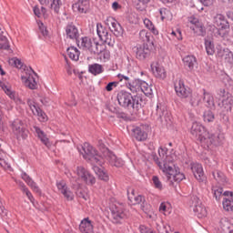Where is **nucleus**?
Here are the masks:
<instances>
[{
    "label": "nucleus",
    "instance_id": "f257e3e1",
    "mask_svg": "<svg viewBox=\"0 0 233 233\" xmlns=\"http://www.w3.org/2000/svg\"><path fill=\"white\" fill-rule=\"evenodd\" d=\"M77 150L83 156L84 159H86L92 165L96 176H106V171L103 167L105 157L94 147L88 143H85L84 145L77 146Z\"/></svg>",
    "mask_w": 233,
    "mask_h": 233
},
{
    "label": "nucleus",
    "instance_id": "f03ea898",
    "mask_svg": "<svg viewBox=\"0 0 233 233\" xmlns=\"http://www.w3.org/2000/svg\"><path fill=\"white\" fill-rule=\"evenodd\" d=\"M116 99L120 106L134 112H138V110L145 106V99H143V95L140 94L132 96V94L127 91H120L116 96Z\"/></svg>",
    "mask_w": 233,
    "mask_h": 233
},
{
    "label": "nucleus",
    "instance_id": "7ed1b4c3",
    "mask_svg": "<svg viewBox=\"0 0 233 233\" xmlns=\"http://www.w3.org/2000/svg\"><path fill=\"white\" fill-rule=\"evenodd\" d=\"M175 92L178 97L187 99V97H191L189 103L191 106H199L201 99L198 98V93L192 95L190 88L185 86L183 80H178L175 83Z\"/></svg>",
    "mask_w": 233,
    "mask_h": 233
},
{
    "label": "nucleus",
    "instance_id": "20e7f679",
    "mask_svg": "<svg viewBox=\"0 0 233 233\" xmlns=\"http://www.w3.org/2000/svg\"><path fill=\"white\" fill-rule=\"evenodd\" d=\"M215 26L213 27V34L215 37H225L227 30H230V24L225 15L218 14L213 18ZM218 26V27H216Z\"/></svg>",
    "mask_w": 233,
    "mask_h": 233
},
{
    "label": "nucleus",
    "instance_id": "39448f33",
    "mask_svg": "<svg viewBox=\"0 0 233 233\" xmlns=\"http://www.w3.org/2000/svg\"><path fill=\"white\" fill-rule=\"evenodd\" d=\"M111 212V221L116 225L123 223L127 218V209H125V205L116 202L109 207Z\"/></svg>",
    "mask_w": 233,
    "mask_h": 233
},
{
    "label": "nucleus",
    "instance_id": "423d86ee",
    "mask_svg": "<svg viewBox=\"0 0 233 233\" xmlns=\"http://www.w3.org/2000/svg\"><path fill=\"white\" fill-rule=\"evenodd\" d=\"M218 97H222L221 103H218L219 108H221L224 116V121H228V112L232 111L233 100L232 96L228 92H227L224 88H220L218 90Z\"/></svg>",
    "mask_w": 233,
    "mask_h": 233
},
{
    "label": "nucleus",
    "instance_id": "0eeeda50",
    "mask_svg": "<svg viewBox=\"0 0 233 233\" xmlns=\"http://www.w3.org/2000/svg\"><path fill=\"white\" fill-rule=\"evenodd\" d=\"M190 133L201 143V145H203L207 137H208V131H207L205 127L199 122H193Z\"/></svg>",
    "mask_w": 233,
    "mask_h": 233
},
{
    "label": "nucleus",
    "instance_id": "6e6552de",
    "mask_svg": "<svg viewBox=\"0 0 233 233\" xmlns=\"http://www.w3.org/2000/svg\"><path fill=\"white\" fill-rule=\"evenodd\" d=\"M152 157H153V160L155 161V163L157 165H158L159 168H161L163 170V172H165L166 174H167L169 176H179V174H181L179 167H177L176 165L170 166L167 163L162 164L159 161V157H157V155H156V153L152 154Z\"/></svg>",
    "mask_w": 233,
    "mask_h": 233
},
{
    "label": "nucleus",
    "instance_id": "1a4fd4ad",
    "mask_svg": "<svg viewBox=\"0 0 233 233\" xmlns=\"http://www.w3.org/2000/svg\"><path fill=\"white\" fill-rule=\"evenodd\" d=\"M223 141H225V135L223 133H210L208 132V137L204 140V147L210 148L212 145L214 147H219L223 145Z\"/></svg>",
    "mask_w": 233,
    "mask_h": 233
},
{
    "label": "nucleus",
    "instance_id": "9d476101",
    "mask_svg": "<svg viewBox=\"0 0 233 233\" xmlns=\"http://www.w3.org/2000/svg\"><path fill=\"white\" fill-rule=\"evenodd\" d=\"M96 34L99 39L106 43V45H108V46H114L115 40L112 37V35L108 33V29L103 26V25H96Z\"/></svg>",
    "mask_w": 233,
    "mask_h": 233
},
{
    "label": "nucleus",
    "instance_id": "9b49d317",
    "mask_svg": "<svg viewBox=\"0 0 233 233\" xmlns=\"http://www.w3.org/2000/svg\"><path fill=\"white\" fill-rule=\"evenodd\" d=\"M11 127L17 139H26L28 137V130L23 126V121L16 119L12 123Z\"/></svg>",
    "mask_w": 233,
    "mask_h": 233
},
{
    "label": "nucleus",
    "instance_id": "f8f14e48",
    "mask_svg": "<svg viewBox=\"0 0 233 233\" xmlns=\"http://www.w3.org/2000/svg\"><path fill=\"white\" fill-rule=\"evenodd\" d=\"M193 211L195 216L199 219H203V218H207V208L201 204V200L198 197H193Z\"/></svg>",
    "mask_w": 233,
    "mask_h": 233
},
{
    "label": "nucleus",
    "instance_id": "ddd939ff",
    "mask_svg": "<svg viewBox=\"0 0 233 233\" xmlns=\"http://www.w3.org/2000/svg\"><path fill=\"white\" fill-rule=\"evenodd\" d=\"M56 187L59 190V192H61L64 195V198H66L67 201H72V199H74V193L70 191L65 180H57Z\"/></svg>",
    "mask_w": 233,
    "mask_h": 233
},
{
    "label": "nucleus",
    "instance_id": "4468645a",
    "mask_svg": "<svg viewBox=\"0 0 233 233\" xmlns=\"http://www.w3.org/2000/svg\"><path fill=\"white\" fill-rule=\"evenodd\" d=\"M135 52L137 59H139V61H145V59L150 57V47H148V44H144L143 46L136 47Z\"/></svg>",
    "mask_w": 233,
    "mask_h": 233
},
{
    "label": "nucleus",
    "instance_id": "2eb2a0df",
    "mask_svg": "<svg viewBox=\"0 0 233 233\" xmlns=\"http://www.w3.org/2000/svg\"><path fill=\"white\" fill-rule=\"evenodd\" d=\"M104 156L106 157V159L108 160V163L112 166V167H123V165H125V162L123 161V159L121 158H117V157L110 150L106 149V152L104 153Z\"/></svg>",
    "mask_w": 233,
    "mask_h": 233
},
{
    "label": "nucleus",
    "instance_id": "dca6fc26",
    "mask_svg": "<svg viewBox=\"0 0 233 233\" xmlns=\"http://www.w3.org/2000/svg\"><path fill=\"white\" fill-rule=\"evenodd\" d=\"M66 37L69 39H79V29H77V26L74 25V23H68L65 28Z\"/></svg>",
    "mask_w": 233,
    "mask_h": 233
},
{
    "label": "nucleus",
    "instance_id": "f3484780",
    "mask_svg": "<svg viewBox=\"0 0 233 233\" xmlns=\"http://www.w3.org/2000/svg\"><path fill=\"white\" fill-rule=\"evenodd\" d=\"M89 9V0H78L76 4L73 5V10H75V12H79L80 14H86V12H88Z\"/></svg>",
    "mask_w": 233,
    "mask_h": 233
},
{
    "label": "nucleus",
    "instance_id": "a211bd4d",
    "mask_svg": "<svg viewBox=\"0 0 233 233\" xmlns=\"http://www.w3.org/2000/svg\"><path fill=\"white\" fill-rule=\"evenodd\" d=\"M225 196L224 200L222 202L223 208L227 212H232L233 210V193L230 191H225L223 193Z\"/></svg>",
    "mask_w": 233,
    "mask_h": 233
},
{
    "label": "nucleus",
    "instance_id": "6ab92c4d",
    "mask_svg": "<svg viewBox=\"0 0 233 233\" xmlns=\"http://www.w3.org/2000/svg\"><path fill=\"white\" fill-rule=\"evenodd\" d=\"M184 66L188 72H194L198 68V59L194 56H187L183 58Z\"/></svg>",
    "mask_w": 233,
    "mask_h": 233
},
{
    "label": "nucleus",
    "instance_id": "aec40b11",
    "mask_svg": "<svg viewBox=\"0 0 233 233\" xmlns=\"http://www.w3.org/2000/svg\"><path fill=\"white\" fill-rule=\"evenodd\" d=\"M79 230L81 233H94V222L88 218L82 219L79 225Z\"/></svg>",
    "mask_w": 233,
    "mask_h": 233
},
{
    "label": "nucleus",
    "instance_id": "412c9836",
    "mask_svg": "<svg viewBox=\"0 0 233 233\" xmlns=\"http://www.w3.org/2000/svg\"><path fill=\"white\" fill-rule=\"evenodd\" d=\"M203 101L208 108L216 110V103L214 102V96L207 90L203 89Z\"/></svg>",
    "mask_w": 233,
    "mask_h": 233
},
{
    "label": "nucleus",
    "instance_id": "4be33fe9",
    "mask_svg": "<svg viewBox=\"0 0 233 233\" xmlns=\"http://www.w3.org/2000/svg\"><path fill=\"white\" fill-rule=\"evenodd\" d=\"M151 70L154 76H156V77L158 79H165V77H167V72L165 71V68L159 66V64H151Z\"/></svg>",
    "mask_w": 233,
    "mask_h": 233
},
{
    "label": "nucleus",
    "instance_id": "5701e85b",
    "mask_svg": "<svg viewBox=\"0 0 233 233\" xmlns=\"http://www.w3.org/2000/svg\"><path fill=\"white\" fill-rule=\"evenodd\" d=\"M132 133L133 137L137 139V141H147V138L148 137V134L139 127H134Z\"/></svg>",
    "mask_w": 233,
    "mask_h": 233
},
{
    "label": "nucleus",
    "instance_id": "b1692460",
    "mask_svg": "<svg viewBox=\"0 0 233 233\" xmlns=\"http://www.w3.org/2000/svg\"><path fill=\"white\" fill-rule=\"evenodd\" d=\"M35 134L37 135L38 139H40L41 143L45 145L46 147H50V140L46 137V134H45V131L41 129V127L37 126L33 127Z\"/></svg>",
    "mask_w": 233,
    "mask_h": 233
},
{
    "label": "nucleus",
    "instance_id": "393cba45",
    "mask_svg": "<svg viewBox=\"0 0 233 233\" xmlns=\"http://www.w3.org/2000/svg\"><path fill=\"white\" fill-rule=\"evenodd\" d=\"M111 26H112L111 32H113L116 37L123 36V32H125V30L123 29V26H121V24L117 22V20L111 18Z\"/></svg>",
    "mask_w": 233,
    "mask_h": 233
},
{
    "label": "nucleus",
    "instance_id": "a878e982",
    "mask_svg": "<svg viewBox=\"0 0 233 233\" xmlns=\"http://www.w3.org/2000/svg\"><path fill=\"white\" fill-rule=\"evenodd\" d=\"M219 228L221 230V233H233V226L227 218H222L220 219Z\"/></svg>",
    "mask_w": 233,
    "mask_h": 233
},
{
    "label": "nucleus",
    "instance_id": "bb28decb",
    "mask_svg": "<svg viewBox=\"0 0 233 233\" xmlns=\"http://www.w3.org/2000/svg\"><path fill=\"white\" fill-rule=\"evenodd\" d=\"M127 198L130 203L133 205H141V203L142 205H145V197L141 195L135 197L134 189H131V194H130V190H127Z\"/></svg>",
    "mask_w": 233,
    "mask_h": 233
},
{
    "label": "nucleus",
    "instance_id": "cd10ccee",
    "mask_svg": "<svg viewBox=\"0 0 233 233\" xmlns=\"http://www.w3.org/2000/svg\"><path fill=\"white\" fill-rule=\"evenodd\" d=\"M76 179H77V177H72V178H71L72 187L75 188V190H77L76 194H77L78 198H82L83 199H85V201H86L88 199V195L83 193V191L81 189H79V188H81V185L79 184V182L74 183V181H76Z\"/></svg>",
    "mask_w": 233,
    "mask_h": 233
},
{
    "label": "nucleus",
    "instance_id": "c85d7f7f",
    "mask_svg": "<svg viewBox=\"0 0 233 233\" xmlns=\"http://www.w3.org/2000/svg\"><path fill=\"white\" fill-rule=\"evenodd\" d=\"M142 81L143 80L133 76L131 81L129 82V85H127V88L134 94L137 92L141 87Z\"/></svg>",
    "mask_w": 233,
    "mask_h": 233
},
{
    "label": "nucleus",
    "instance_id": "c756f323",
    "mask_svg": "<svg viewBox=\"0 0 233 233\" xmlns=\"http://www.w3.org/2000/svg\"><path fill=\"white\" fill-rule=\"evenodd\" d=\"M23 81H25V86L30 88V90H37V81L34 76H29L28 77L22 76Z\"/></svg>",
    "mask_w": 233,
    "mask_h": 233
},
{
    "label": "nucleus",
    "instance_id": "7c9ffc66",
    "mask_svg": "<svg viewBox=\"0 0 233 233\" xmlns=\"http://www.w3.org/2000/svg\"><path fill=\"white\" fill-rule=\"evenodd\" d=\"M0 167H2L4 170H8L9 172H12V167H10L8 160H6V153H5L3 149H0Z\"/></svg>",
    "mask_w": 233,
    "mask_h": 233
},
{
    "label": "nucleus",
    "instance_id": "2f4dec72",
    "mask_svg": "<svg viewBox=\"0 0 233 233\" xmlns=\"http://www.w3.org/2000/svg\"><path fill=\"white\" fill-rule=\"evenodd\" d=\"M22 179H24V181H25V183H27L28 187H30L32 188V190H34V192H35L36 194H41V189L39 188V187L37 186V184L35 183V181L32 179V177H28V176H23Z\"/></svg>",
    "mask_w": 233,
    "mask_h": 233
},
{
    "label": "nucleus",
    "instance_id": "473e14b6",
    "mask_svg": "<svg viewBox=\"0 0 233 233\" xmlns=\"http://www.w3.org/2000/svg\"><path fill=\"white\" fill-rule=\"evenodd\" d=\"M94 41H92L90 38L88 37H82L81 40H77L76 43H77V46L80 47V48H83V50H90V46H92V43Z\"/></svg>",
    "mask_w": 233,
    "mask_h": 233
},
{
    "label": "nucleus",
    "instance_id": "72a5a7b5",
    "mask_svg": "<svg viewBox=\"0 0 233 233\" xmlns=\"http://www.w3.org/2000/svg\"><path fill=\"white\" fill-rule=\"evenodd\" d=\"M20 190L23 191L24 194H25L26 198L29 199V201L32 203V205H35V198H34V196L32 195V192H30V189L26 187L25 183L19 182Z\"/></svg>",
    "mask_w": 233,
    "mask_h": 233
},
{
    "label": "nucleus",
    "instance_id": "f704fd0d",
    "mask_svg": "<svg viewBox=\"0 0 233 233\" xmlns=\"http://www.w3.org/2000/svg\"><path fill=\"white\" fill-rule=\"evenodd\" d=\"M66 53L68 57L72 59V61H79V50L75 46H70L66 49Z\"/></svg>",
    "mask_w": 233,
    "mask_h": 233
},
{
    "label": "nucleus",
    "instance_id": "c9c22d12",
    "mask_svg": "<svg viewBox=\"0 0 233 233\" xmlns=\"http://www.w3.org/2000/svg\"><path fill=\"white\" fill-rule=\"evenodd\" d=\"M88 72L93 76H99V74H103V66L99 64L89 65Z\"/></svg>",
    "mask_w": 233,
    "mask_h": 233
},
{
    "label": "nucleus",
    "instance_id": "e433bc0d",
    "mask_svg": "<svg viewBox=\"0 0 233 233\" xmlns=\"http://www.w3.org/2000/svg\"><path fill=\"white\" fill-rule=\"evenodd\" d=\"M34 116H36L38 118V121L41 123H46V121H48V116H46V113L43 111L41 107H37L33 112Z\"/></svg>",
    "mask_w": 233,
    "mask_h": 233
},
{
    "label": "nucleus",
    "instance_id": "4c0bfd02",
    "mask_svg": "<svg viewBox=\"0 0 233 233\" xmlns=\"http://www.w3.org/2000/svg\"><path fill=\"white\" fill-rule=\"evenodd\" d=\"M139 38L141 39V41H143V43H148L149 45H154V42H152V35L147 30L140 31Z\"/></svg>",
    "mask_w": 233,
    "mask_h": 233
},
{
    "label": "nucleus",
    "instance_id": "58836bf2",
    "mask_svg": "<svg viewBox=\"0 0 233 233\" xmlns=\"http://www.w3.org/2000/svg\"><path fill=\"white\" fill-rule=\"evenodd\" d=\"M212 194L213 198H215L216 201H220L221 198H223V187L219 186H213L212 187Z\"/></svg>",
    "mask_w": 233,
    "mask_h": 233
},
{
    "label": "nucleus",
    "instance_id": "ea45409f",
    "mask_svg": "<svg viewBox=\"0 0 233 233\" xmlns=\"http://www.w3.org/2000/svg\"><path fill=\"white\" fill-rule=\"evenodd\" d=\"M190 28L195 34H197V35H201L203 37L205 36V34H207L205 26H203L202 23L198 24V25H192Z\"/></svg>",
    "mask_w": 233,
    "mask_h": 233
},
{
    "label": "nucleus",
    "instance_id": "a19ab883",
    "mask_svg": "<svg viewBox=\"0 0 233 233\" xmlns=\"http://www.w3.org/2000/svg\"><path fill=\"white\" fill-rule=\"evenodd\" d=\"M144 25H145L146 28H147V30H150V32H152V34H154V35H157V34H159V31H157V29L156 28V26L154 25L152 21H150V19L145 18Z\"/></svg>",
    "mask_w": 233,
    "mask_h": 233
},
{
    "label": "nucleus",
    "instance_id": "79ce46f5",
    "mask_svg": "<svg viewBox=\"0 0 233 233\" xmlns=\"http://www.w3.org/2000/svg\"><path fill=\"white\" fill-rule=\"evenodd\" d=\"M139 90H141L145 96H152V87H150L145 80H142Z\"/></svg>",
    "mask_w": 233,
    "mask_h": 233
},
{
    "label": "nucleus",
    "instance_id": "37998d69",
    "mask_svg": "<svg viewBox=\"0 0 233 233\" xmlns=\"http://www.w3.org/2000/svg\"><path fill=\"white\" fill-rule=\"evenodd\" d=\"M0 50H10V42L4 35H0Z\"/></svg>",
    "mask_w": 233,
    "mask_h": 233
},
{
    "label": "nucleus",
    "instance_id": "c03bdc74",
    "mask_svg": "<svg viewBox=\"0 0 233 233\" xmlns=\"http://www.w3.org/2000/svg\"><path fill=\"white\" fill-rule=\"evenodd\" d=\"M190 167L194 176H196V174H198V176H201V174H203V166L201 164L191 163Z\"/></svg>",
    "mask_w": 233,
    "mask_h": 233
},
{
    "label": "nucleus",
    "instance_id": "a18cd8bd",
    "mask_svg": "<svg viewBox=\"0 0 233 233\" xmlns=\"http://www.w3.org/2000/svg\"><path fill=\"white\" fill-rule=\"evenodd\" d=\"M205 47L208 56H214L215 47L212 40H205Z\"/></svg>",
    "mask_w": 233,
    "mask_h": 233
},
{
    "label": "nucleus",
    "instance_id": "49530a36",
    "mask_svg": "<svg viewBox=\"0 0 233 233\" xmlns=\"http://www.w3.org/2000/svg\"><path fill=\"white\" fill-rule=\"evenodd\" d=\"M166 181L168 185H174V183H180L185 179V177H177V176H166Z\"/></svg>",
    "mask_w": 233,
    "mask_h": 233
},
{
    "label": "nucleus",
    "instance_id": "de8ad7c7",
    "mask_svg": "<svg viewBox=\"0 0 233 233\" xmlns=\"http://www.w3.org/2000/svg\"><path fill=\"white\" fill-rule=\"evenodd\" d=\"M159 212L165 214V216H167V214H170V203L162 202L159 206Z\"/></svg>",
    "mask_w": 233,
    "mask_h": 233
},
{
    "label": "nucleus",
    "instance_id": "09e8293b",
    "mask_svg": "<svg viewBox=\"0 0 233 233\" xmlns=\"http://www.w3.org/2000/svg\"><path fill=\"white\" fill-rule=\"evenodd\" d=\"M134 76L132 75H130L129 73L127 75H123V74H118L117 75V78L119 79V81H124L125 84L127 85V86H128L130 81H132V78Z\"/></svg>",
    "mask_w": 233,
    "mask_h": 233
},
{
    "label": "nucleus",
    "instance_id": "8fccbe9b",
    "mask_svg": "<svg viewBox=\"0 0 233 233\" xmlns=\"http://www.w3.org/2000/svg\"><path fill=\"white\" fill-rule=\"evenodd\" d=\"M62 5H63V2H61V0H51L50 8H53L56 14H59V10Z\"/></svg>",
    "mask_w": 233,
    "mask_h": 233
},
{
    "label": "nucleus",
    "instance_id": "3c124183",
    "mask_svg": "<svg viewBox=\"0 0 233 233\" xmlns=\"http://www.w3.org/2000/svg\"><path fill=\"white\" fill-rule=\"evenodd\" d=\"M167 114L168 111L165 110V107L159 106V104L157 105V116L159 119H163V117H167Z\"/></svg>",
    "mask_w": 233,
    "mask_h": 233
},
{
    "label": "nucleus",
    "instance_id": "603ef678",
    "mask_svg": "<svg viewBox=\"0 0 233 233\" xmlns=\"http://www.w3.org/2000/svg\"><path fill=\"white\" fill-rule=\"evenodd\" d=\"M158 155H159V157H162V159H165L166 160V163L168 162V163H172L174 160H170V158H168V156H167V147H159L158 149Z\"/></svg>",
    "mask_w": 233,
    "mask_h": 233
},
{
    "label": "nucleus",
    "instance_id": "864d4df0",
    "mask_svg": "<svg viewBox=\"0 0 233 233\" xmlns=\"http://www.w3.org/2000/svg\"><path fill=\"white\" fill-rule=\"evenodd\" d=\"M203 117L205 123H212L215 119L214 113L210 110L204 112Z\"/></svg>",
    "mask_w": 233,
    "mask_h": 233
},
{
    "label": "nucleus",
    "instance_id": "5fc2aeb1",
    "mask_svg": "<svg viewBox=\"0 0 233 233\" xmlns=\"http://www.w3.org/2000/svg\"><path fill=\"white\" fill-rule=\"evenodd\" d=\"M224 59L225 63H228V65H230L232 66L233 65V53L232 51H226L224 54Z\"/></svg>",
    "mask_w": 233,
    "mask_h": 233
},
{
    "label": "nucleus",
    "instance_id": "6e6d98bb",
    "mask_svg": "<svg viewBox=\"0 0 233 233\" xmlns=\"http://www.w3.org/2000/svg\"><path fill=\"white\" fill-rule=\"evenodd\" d=\"M80 179L81 181H85L86 185H94V183H96V177H94V176H82Z\"/></svg>",
    "mask_w": 233,
    "mask_h": 233
},
{
    "label": "nucleus",
    "instance_id": "4d7b16f0",
    "mask_svg": "<svg viewBox=\"0 0 233 233\" xmlns=\"http://www.w3.org/2000/svg\"><path fill=\"white\" fill-rule=\"evenodd\" d=\"M222 82L228 88H230V86H233V80L230 76H228V75L222 76Z\"/></svg>",
    "mask_w": 233,
    "mask_h": 233
},
{
    "label": "nucleus",
    "instance_id": "13d9d810",
    "mask_svg": "<svg viewBox=\"0 0 233 233\" xmlns=\"http://www.w3.org/2000/svg\"><path fill=\"white\" fill-rule=\"evenodd\" d=\"M0 86L1 88L4 90V92L9 96V97L11 99H14V93L12 92V90H10V87H8L7 86L5 85V83L0 82Z\"/></svg>",
    "mask_w": 233,
    "mask_h": 233
},
{
    "label": "nucleus",
    "instance_id": "bf43d9fd",
    "mask_svg": "<svg viewBox=\"0 0 233 233\" xmlns=\"http://www.w3.org/2000/svg\"><path fill=\"white\" fill-rule=\"evenodd\" d=\"M76 176H90V172L83 167H77L76 169Z\"/></svg>",
    "mask_w": 233,
    "mask_h": 233
},
{
    "label": "nucleus",
    "instance_id": "052dcab7",
    "mask_svg": "<svg viewBox=\"0 0 233 233\" xmlns=\"http://www.w3.org/2000/svg\"><path fill=\"white\" fill-rule=\"evenodd\" d=\"M159 14L161 16L162 21H165V19H167V17H168V15H170V10L162 7L159 9Z\"/></svg>",
    "mask_w": 233,
    "mask_h": 233
},
{
    "label": "nucleus",
    "instance_id": "680f3d73",
    "mask_svg": "<svg viewBox=\"0 0 233 233\" xmlns=\"http://www.w3.org/2000/svg\"><path fill=\"white\" fill-rule=\"evenodd\" d=\"M153 185L155 188H157L158 190H163V184L161 183V180L157 177H153Z\"/></svg>",
    "mask_w": 233,
    "mask_h": 233
},
{
    "label": "nucleus",
    "instance_id": "e2e57ef3",
    "mask_svg": "<svg viewBox=\"0 0 233 233\" xmlns=\"http://www.w3.org/2000/svg\"><path fill=\"white\" fill-rule=\"evenodd\" d=\"M38 28L42 35H44V37H48V29H46V26H45V24L39 23Z\"/></svg>",
    "mask_w": 233,
    "mask_h": 233
},
{
    "label": "nucleus",
    "instance_id": "0e129e2a",
    "mask_svg": "<svg viewBox=\"0 0 233 233\" xmlns=\"http://www.w3.org/2000/svg\"><path fill=\"white\" fill-rule=\"evenodd\" d=\"M26 103L33 113L35 112V110H36L39 107V106H37V104H35V102H34V100L30 98L27 99Z\"/></svg>",
    "mask_w": 233,
    "mask_h": 233
},
{
    "label": "nucleus",
    "instance_id": "69168bd1",
    "mask_svg": "<svg viewBox=\"0 0 233 233\" xmlns=\"http://www.w3.org/2000/svg\"><path fill=\"white\" fill-rule=\"evenodd\" d=\"M116 86H117V82H109L106 86V92H112L114 90V88H116Z\"/></svg>",
    "mask_w": 233,
    "mask_h": 233
},
{
    "label": "nucleus",
    "instance_id": "338daca9",
    "mask_svg": "<svg viewBox=\"0 0 233 233\" xmlns=\"http://www.w3.org/2000/svg\"><path fill=\"white\" fill-rule=\"evenodd\" d=\"M140 233H156L152 228L147 226H140Z\"/></svg>",
    "mask_w": 233,
    "mask_h": 233
},
{
    "label": "nucleus",
    "instance_id": "774afa93",
    "mask_svg": "<svg viewBox=\"0 0 233 233\" xmlns=\"http://www.w3.org/2000/svg\"><path fill=\"white\" fill-rule=\"evenodd\" d=\"M101 54V57H103L104 61H108L110 59V52L108 50H103Z\"/></svg>",
    "mask_w": 233,
    "mask_h": 233
}]
</instances>
